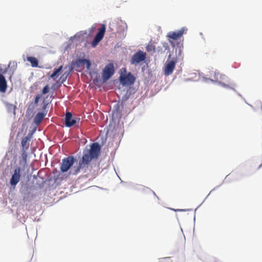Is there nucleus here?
I'll use <instances>...</instances> for the list:
<instances>
[{
    "mask_svg": "<svg viewBox=\"0 0 262 262\" xmlns=\"http://www.w3.org/2000/svg\"><path fill=\"white\" fill-rule=\"evenodd\" d=\"M101 147L99 143H92L89 149H84L81 160L79 161V165L72 168L70 173L77 174L81 169L88 167L90 163L93 160L98 159L100 154Z\"/></svg>",
    "mask_w": 262,
    "mask_h": 262,
    "instance_id": "f257e3e1",
    "label": "nucleus"
},
{
    "mask_svg": "<svg viewBox=\"0 0 262 262\" xmlns=\"http://www.w3.org/2000/svg\"><path fill=\"white\" fill-rule=\"evenodd\" d=\"M120 81L123 84H132L135 81V78L133 74L129 73L126 75L121 76Z\"/></svg>",
    "mask_w": 262,
    "mask_h": 262,
    "instance_id": "9d476101",
    "label": "nucleus"
},
{
    "mask_svg": "<svg viewBox=\"0 0 262 262\" xmlns=\"http://www.w3.org/2000/svg\"><path fill=\"white\" fill-rule=\"evenodd\" d=\"M80 118H73L72 114L70 112H67L65 117V125L67 127H71L75 125L77 122H79Z\"/></svg>",
    "mask_w": 262,
    "mask_h": 262,
    "instance_id": "0eeeda50",
    "label": "nucleus"
},
{
    "mask_svg": "<svg viewBox=\"0 0 262 262\" xmlns=\"http://www.w3.org/2000/svg\"><path fill=\"white\" fill-rule=\"evenodd\" d=\"M262 166V163L259 165V168H260Z\"/></svg>",
    "mask_w": 262,
    "mask_h": 262,
    "instance_id": "393cba45",
    "label": "nucleus"
},
{
    "mask_svg": "<svg viewBox=\"0 0 262 262\" xmlns=\"http://www.w3.org/2000/svg\"><path fill=\"white\" fill-rule=\"evenodd\" d=\"M20 167H17L14 169V173L10 181L11 186H15L19 182L20 178Z\"/></svg>",
    "mask_w": 262,
    "mask_h": 262,
    "instance_id": "6e6552de",
    "label": "nucleus"
},
{
    "mask_svg": "<svg viewBox=\"0 0 262 262\" xmlns=\"http://www.w3.org/2000/svg\"><path fill=\"white\" fill-rule=\"evenodd\" d=\"M146 58V53L142 51H139L132 56L130 62L132 64H136L144 61Z\"/></svg>",
    "mask_w": 262,
    "mask_h": 262,
    "instance_id": "423d86ee",
    "label": "nucleus"
},
{
    "mask_svg": "<svg viewBox=\"0 0 262 262\" xmlns=\"http://www.w3.org/2000/svg\"><path fill=\"white\" fill-rule=\"evenodd\" d=\"M115 69L114 64L110 63L106 65L102 72V79L104 81L109 79L114 74Z\"/></svg>",
    "mask_w": 262,
    "mask_h": 262,
    "instance_id": "39448f33",
    "label": "nucleus"
},
{
    "mask_svg": "<svg viewBox=\"0 0 262 262\" xmlns=\"http://www.w3.org/2000/svg\"><path fill=\"white\" fill-rule=\"evenodd\" d=\"M85 63L86 64V68L88 69H89L91 63V62L86 59H78L76 61V64L78 67H80L81 64Z\"/></svg>",
    "mask_w": 262,
    "mask_h": 262,
    "instance_id": "ddd939ff",
    "label": "nucleus"
},
{
    "mask_svg": "<svg viewBox=\"0 0 262 262\" xmlns=\"http://www.w3.org/2000/svg\"><path fill=\"white\" fill-rule=\"evenodd\" d=\"M27 60L29 61L32 67H37L38 66V61L36 57L32 56H27Z\"/></svg>",
    "mask_w": 262,
    "mask_h": 262,
    "instance_id": "4468645a",
    "label": "nucleus"
},
{
    "mask_svg": "<svg viewBox=\"0 0 262 262\" xmlns=\"http://www.w3.org/2000/svg\"><path fill=\"white\" fill-rule=\"evenodd\" d=\"M105 30L106 27L104 24L102 25L101 27L98 29V32L97 33L93 41L91 43V46L92 47H96L103 39L105 34Z\"/></svg>",
    "mask_w": 262,
    "mask_h": 262,
    "instance_id": "7ed1b4c3",
    "label": "nucleus"
},
{
    "mask_svg": "<svg viewBox=\"0 0 262 262\" xmlns=\"http://www.w3.org/2000/svg\"><path fill=\"white\" fill-rule=\"evenodd\" d=\"M74 161V158L72 156L63 159L60 166L61 171L62 172H66L68 171L73 165Z\"/></svg>",
    "mask_w": 262,
    "mask_h": 262,
    "instance_id": "20e7f679",
    "label": "nucleus"
},
{
    "mask_svg": "<svg viewBox=\"0 0 262 262\" xmlns=\"http://www.w3.org/2000/svg\"><path fill=\"white\" fill-rule=\"evenodd\" d=\"M29 140V138L28 137H25L23 138L21 142V144L22 146V150H27L29 148V144L28 143V141Z\"/></svg>",
    "mask_w": 262,
    "mask_h": 262,
    "instance_id": "2eb2a0df",
    "label": "nucleus"
},
{
    "mask_svg": "<svg viewBox=\"0 0 262 262\" xmlns=\"http://www.w3.org/2000/svg\"><path fill=\"white\" fill-rule=\"evenodd\" d=\"M62 68V66H61L58 68L55 69L54 72L50 76L51 78L55 79L56 77H57L61 73Z\"/></svg>",
    "mask_w": 262,
    "mask_h": 262,
    "instance_id": "f3484780",
    "label": "nucleus"
},
{
    "mask_svg": "<svg viewBox=\"0 0 262 262\" xmlns=\"http://www.w3.org/2000/svg\"><path fill=\"white\" fill-rule=\"evenodd\" d=\"M171 56L170 54L168 56V58L165 64L164 74L166 76H169L172 74L176 64L178 62V58L177 57L171 58Z\"/></svg>",
    "mask_w": 262,
    "mask_h": 262,
    "instance_id": "f03ea898",
    "label": "nucleus"
},
{
    "mask_svg": "<svg viewBox=\"0 0 262 262\" xmlns=\"http://www.w3.org/2000/svg\"><path fill=\"white\" fill-rule=\"evenodd\" d=\"M45 116L46 114L43 113H38L34 118V123L36 125H39Z\"/></svg>",
    "mask_w": 262,
    "mask_h": 262,
    "instance_id": "f8f14e48",
    "label": "nucleus"
},
{
    "mask_svg": "<svg viewBox=\"0 0 262 262\" xmlns=\"http://www.w3.org/2000/svg\"><path fill=\"white\" fill-rule=\"evenodd\" d=\"M146 50L148 52L154 53L156 52V47L152 44H148L146 47Z\"/></svg>",
    "mask_w": 262,
    "mask_h": 262,
    "instance_id": "a211bd4d",
    "label": "nucleus"
},
{
    "mask_svg": "<svg viewBox=\"0 0 262 262\" xmlns=\"http://www.w3.org/2000/svg\"><path fill=\"white\" fill-rule=\"evenodd\" d=\"M150 191H151L154 194H155V192L151 191V190H149Z\"/></svg>",
    "mask_w": 262,
    "mask_h": 262,
    "instance_id": "b1692460",
    "label": "nucleus"
},
{
    "mask_svg": "<svg viewBox=\"0 0 262 262\" xmlns=\"http://www.w3.org/2000/svg\"><path fill=\"white\" fill-rule=\"evenodd\" d=\"M185 30H186L184 28H182L177 32H169L167 34V37L172 40H178L182 36Z\"/></svg>",
    "mask_w": 262,
    "mask_h": 262,
    "instance_id": "1a4fd4ad",
    "label": "nucleus"
},
{
    "mask_svg": "<svg viewBox=\"0 0 262 262\" xmlns=\"http://www.w3.org/2000/svg\"><path fill=\"white\" fill-rule=\"evenodd\" d=\"M39 99H40V96H38V95L36 96L35 97V103H38V101H39Z\"/></svg>",
    "mask_w": 262,
    "mask_h": 262,
    "instance_id": "4be33fe9",
    "label": "nucleus"
},
{
    "mask_svg": "<svg viewBox=\"0 0 262 262\" xmlns=\"http://www.w3.org/2000/svg\"><path fill=\"white\" fill-rule=\"evenodd\" d=\"M27 157H28V155L26 152V150H22L21 158H22L23 160L25 163H27Z\"/></svg>",
    "mask_w": 262,
    "mask_h": 262,
    "instance_id": "6ab92c4d",
    "label": "nucleus"
},
{
    "mask_svg": "<svg viewBox=\"0 0 262 262\" xmlns=\"http://www.w3.org/2000/svg\"><path fill=\"white\" fill-rule=\"evenodd\" d=\"M222 76H224V75H222L219 73H214V80L216 81H220Z\"/></svg>",
    "mask_w": 262,
    "mask_h": 262,
    "instance_id": "aec40b11",
    "label": "nucleus"
},
{
    "mask_svg": "<svg viewBox=\"0 0 262 262\" xmlns=\"http://www.w3.org/2000/svg\"><path fill=\"white\" fill-rule=\"evenodd\" d=\"M50 91V88L48 85H46L42 91V94H46L48 93Z\"/></svg>",
    "mask_w": 262,
    "mask_h": 262,
    "instance_id": "412c9836",
    "label": "nucleus"
},
{
    "mask_svg": "<svg viewBox=\"0 0 262 262\" xmlns=\"http://www.w3.org/2000/svg\"><path fill=\"white\" fill-rule=\"evenodd\" d=\"M7 88V81L5 77L0 74V92L5 93Z\"/></svg>",
    "mask_w": 262,
    "mask_h": 262,
    "instance_id": "9b49d317",
    "label": "nucleus"
},
{
    "mask_svg": "<svg viewBox=\"0 0 262 262\" xmlns=\"http://www.w3.org/2000/svg\"><path fill=\"white\" fill-rule=\"evenodd\" d=\"M181 53H182V50H181V49L180 48V49H179V55H181Z\"/></svg>",
    "mask_w": 262,
    "mask_h": 262,
    "instance_id": "5701e85b",
    "label": "nucleus"
},
{
    "mask_svg": "<svg viewBox=\"0 0 262 262\" xmlns=\"http://www.w3.org/2000/svg\"><path fill=\"white\" fill-rule=\"evenodd\" d=\"M169 42H170L172 43V42L171 41V40L170 39H169Z\"/></svg>",
    "mask_w": 262,
    "mask_h": 262,
    "instance_id": "a878e982",
    "label": "nucleus"
},
{
    "mask_svg": "<svg viewBox=\"0 0 262 262\" xmlns=\"http://www.w3.org/2000/svg\"><path fill=\"white\" fill-rule=\"evenodd\" d=\"M5 106H6L7 111L9 113L13 112L14 113V114H15V110L16 108V106L14 105L9 103L8 102H6Z\"/></svg>",
    "mask_w": 262,
    "mask_h": 262,
    "instance_id": "dca6fc26",
    "label": "nucleus"
}]
</instances>
